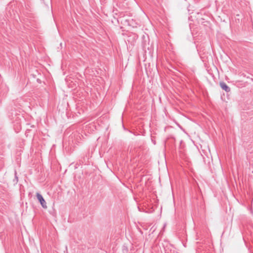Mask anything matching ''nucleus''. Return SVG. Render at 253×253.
Segmentation results:
<instances>
[{
  "label": "nucleus",
  "mask_w": 253,
  "mask_h": 253,
  "mask_svg": "<svg viewBox=\"0 0 253 253\" xmlns=\"http://www.w3.org/2000/svg\"><path fill=\"white\" fill-rule=\"evenodd\" d=\"M36 196H37V199L40 203L42 207L44 209H46L47 208L46 203L45 201L44 200V199H43L42 195H41L39 193H37Z\"/></svg>",
  "instance_id": "obj_1"
},
{
  "label": "nucleus",
  "mask_w": 253,
  "mask_h": 253,
  "mask_svg": "<svg viewBox=\"0 0 253 253\" xmlns=\"http://www.w3.org/2000/svg\"><path fill=\"white\" fill-rule=\"evenodd\" d=\"M221 87L227 92L230 91L229 87L224 83H220Z\"/></svg>",
  "instance_id": "obj_2"
}]
</instances>
